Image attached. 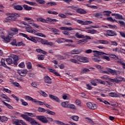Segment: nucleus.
I'll return each instance as SVG.
<instances>
[{
    "instance_id": "obj_1",
    "label": "nucleus",
    "mask_w": 125,
    "mask_h": 125,
    "mask_svg": "<svg viewBox=\"0 0 125 125\" xmlns=\"http://www.w3.org/2000/svg\"><path fill=\"white\" fill-rule=\"evenodd\" d=\"M93 52L94 53L93 55L94 57L98 58H92V61H94V62H100V61H101L100 58H102V59H105V60H107V61H110V58H109V57L107 56H104V54L105 55H109V54H107L103 52L98 51L97 50H93Z\"/></svg>"
},
{
    "instance_id": "obj_2",
    "label": "nucleus",
    "mask_w": 125,
    "mask_h": 125,
    "mask_svg": "<svg viewBox=\"0 0 125 125\" xmlns=\"http://www.w3.org/2000/svg\"><path fill=\"white\" fill-rule=\"evenodd\" d=\"M74 59H70V62L72 63H78V61L79 62H83V63H87L88 62V60L87 59V57H80L78 55L74 56L73 57Z\"/></svg>"
},
{
    "instance_id": "obj_3",
    "label": "nucleus",
    "mask_w": 125,
    "mask_h": 125,
    "mask_svg": "<svg viewBox=\"0 0 125 125\" xmlns=\"http://www.w3.org/2000/svg\"><path fill=\"white\" fill-rule=\"evenodd\" d=\"M25 31L28 33H31L39 37H42V38H46V36L44 34L41 33H37V31L35 29H33V28L31 26H27L25 27Z\"/></svg>"
},
{
    "instance_id": "obj_4",
    "label": "nucleus",
    "mask_w": 125,
    "mask_h": 125,
    "mask_svg": "<svg viewBox=\"0 0 125 125\" xmlns=\"http://www.w3.org/2000/svg\"><path fill=\"white\" fill-rule=\"evenodd\" d=\"M7 18H6V20L8 21H15L17 19V17H20V14L14 13H9L6 14Z\"/></svg>"
},
{
    "instance_id": "obj_5",
    "label": "nucleus",
    "mask_w": 125,
    "mask_h": 125,
    "mask_svg": "<svg viewBox=\"0 0 125 125\" xmlns=\"http://www.w3.org/2000/svg\"><path fill=\"white\" fill-rule=\"evenodd\" d=\"M36 20L37 21H38V22H42V23H47L46 21L51 22L52 23H54L55 22H58V20L54 19H51L50 18H47L45 20L42 17H40L37 19Z\"/></svg>"
},
{
    "instance_id": "obj_6",
    "label": "nucleus",
    "mask_w": 125,
    "mask_h": 125,
    "mask_svg": "<svg viewBox=\"0 0 125 125\" xmlns=\"http://www.w3.org/2000/svg\"><path fill=\"white\" fill-rule=\"evenodd\" d=\"M18 61V58L16 57V56H14L13 58V59L11 58L6 59V62H7V63L8 65H11V64L14 63L15 66H17V65H18V63H17Z\"/></svg>"
},
{
    "instance_id": "obj_7",
    "label": "nucleus",
    "mask_w": 125,
    "mask_h": 125,
    "mask_svg": "<svg viewBox=\"0 0 125 125\" xmlns=\"http://www.w3.org/2000/svg\"><path fill=\"white\" fill-rule=\"evenodd\" d=\"M24 20L25 21H27L28 24L32 25L33 27H34V28H36V29L40 28V25H39L37 23H35V22H34V20H33V19L28 17H25Z\"/></svg>"
},
{
    "instance_id": "obj_8",
    "label": "nucleus",
    "mask_w": 125,
    "mask_h": 125,
    "mask_svg": "<svg viewBox=\"0 0 125 125\" xmlns=\"http://www.w3.org/2000/svg\"><path fill=\"white\" fill-rule=\"evenodd\" d=\"M10 36H11V35H9L8 33V35L6 36L1 35L0 37L1 38L3 42H5V43H8V42H10V41H11V39H12V37H10Z\"/></svg>"
},
{
    "instance_id": "obj_9",
    "label": "nucleus",
    "mask_w": 125,
    "mask_h": 125,
    "mask_svg": "<svg viewBox=\"0 0 125 125\" xmlns=\"http://www.w3.org/2000/svg\"><path fill=\"white\" fill-rule=\"evenodd\" d=\"M107 71H102L103 74H107V75H109V74H111V75H118V71L116 70H113L110 68H107Z\"/></svg>"
},
{
    "instance_id": "obj_10",
    "label": "nucleus",
    "mask_w": 125,
    "mask_h": 125,
    "mask_svg": "<svg viewBox=\"0 0 125 125\" xmlns=\"http://www.w3.org/2000/svg\"><path fill=\"white\" fill-rule=\"evenodd\" d=\"M36 118L43 124H47V123H48V120H47V118H46L44 116L39 115L36 116Z\"/></svg>"
},
{
    "instance_id": "obj_11",
    "label": "nucleus",
    "mask_w": 125,
    "mask_h": 125,
    "mask_svg": "<svg viewBox=\"0 0 125 125\" xmlns=\"http://www.w3.org/2000/svg\"><path fill=\"white\" fill-rule=\"evenodd\" d=\"M77 23H78V24H80V25L86 26L87 25H89V24H92V21H83L82 20H78V21H77Z\"/></svg>"
},
{
    "instance_id": "obj_12",
    "label": "nucleus",
    "mask_w": 125,
    "mask_h": 125,
    "mask_svg": "<svg viewBox=\"0 0 125 125\" xmlns=\"http://www.w3.org/2000/svg\"><path fill=\"white\" fill-rule=\"evenodd\" d=\"M123 81H124V78H123L122 77L118 78L116 77V78L114 79H110V82H111V83H119L120 82H123Z\"/></svg>"
},
{
    "instance_id": "obj_13",
    "label": "nucleus",
    "mask_w": 125,
    "mask_h": 125,
    "mask_svg": "<svg viewBox=\"0 0 125 125\" xmlns=\"http://www.w3.org/2000/svg\"><path fill=\"white\" fill-rule=\"evenodd\" d=\"M87 106L88 108L91 109V110H95L97 108V105L92 104V103H87Z\"/></svg>"
},
{
    "instance_id": "obj_14",
    "label": "nucleus",
    "mask_w": 125,
    "mask_h": 125,
    "mask_svg": "<svg viewBox=\"0 0 125 125\" xmlns=\"http://www.w3.org/2000/svg\"><path fill=\"white\" fill-rule=\"evenodd\" d=\"M44 82L45 83H48V84H51L52 83L51 81V78L49 77L48 76H45L43 78Z\"/></svg>"
},
{
    "instance_id": "obj_15",
    "label": "nucleus",
    "mask_w": 125,
    "mask_h": 125,
    "mask_svg": "<svg viewBox=\"0 0 125 125\" xmlns=\"http://www.w3.org/2000/svg\"><path fill=\"white\" fill-rule=\"evenodd\" d=\"M27 73H28V70H27V69H23V70H19V71H18V73L20 74V76H21V77H25Z\"/></svg>"
},
{
    "instance_id": "obj_16",
    "label": "nucleus",
    "mask_w": 125,
    "mask_h": 125,
    "mask_svg": "<svg viewBox=\"0 0 125 125\" xmlns=\"http://www.w3.org/2000/svg\"><path fill=\"white\" fill-rule=\"evenodd\" d=\"M21 118H23L25 121H27V122H29V123H31L32 121H33V118L31 117H28V115H26L25 114H21Z\"/></svg>"
},
{
    "instance_id": "obj_17",
    "label": "nucleus",
    "mask_w": 125,
    "mask_h": 125,
    "mask_svg": "<svg viewBox=\"0 0 125 125\" xmlns=\"http://www.w3.org/2000/svg\"><path fill=\"white\" fill-rule=\"evenodd\" d=\"M49 98H50V99H52V100H54L55 101H56V102H58V103H60V100L59 99V98H58V97L51 94H50L49 95Z\"/></svg>"
},
{
    "instance_id": "obj_18",
    "label": "nucleus",
    "mask_w": 125,
    "mask_h": 125,
    "mask_svg": "<svg viewBox=\"0 0 125 125\" xmlns=\"http://www.w3.org/2000/svg\"><path fill=\"white\" fill-rule=\"evenodd\" d=\"M106 35L109 37H114V36H116L117 34L113 30H107L106 32Z\"/></svg>"
},
{
    "instance_id": "obj_19",
    "label": "nucleus",
    "mask_w": 125,
    "mask_h": 125,
    "mask_svg": "<svg viewBox=\"0 0 125 125\" xmlns=\"http://www.w3.org/2000/svg\"><path fill=\"white\" fill-rule=\"evenodd\" d=\"M112 16H114L116 19H121V20H124V17L121 14L114 13L112 14Z\"/></svg>"
},
{
    "instance_id": "obj_20",
    "label": "nucleus",
    "mask_w": 125,
    "mask_h": 125,
    "mask_svg": "<svg viewBox=\"0 0 125 125\" xmlns=\"http://www.w3.org/2000/svg\"><path fill=\"white\" fill-rule=\"evenodd\" d=\"M96 43H100V44H108L109 42L107 40H97Z\"/></svg>"
},
{
    "instance_id": "obj_21",
    "label": "nucleus",
    "mask_w": 125,
    "mask_h": 125,
    "mask_svg": "<svg viewBox=\"0 0 125 125\" xmlns=\"http://www.w3.org/2000/svg\"><path fill=\"white\" fill-rule=\"evenodd\" d=\"M85 39H82L79 41V42H87V40H92L90 36H85Z\"/></svg>"
},
{
    "instance_id": "obj_22",
    "label": "nucleus",
    "mask_w": 125,
    "mask_h": 125,
    "mask_svg": "<svg viewBox=\"0 0 125 125\" xmlns=\"http://www.w3.org/2000/svg\"><path fill=\"white\" fill-rule=\"evenodd\" d=\"M27 40H28L29 41H31V42H33L35 43H37V42H38V38L37 37H29V38H27Z\"/></svg>"
},
{
    "instance_id": "obj_23",
    "label": "nucleus",
    "mask_w": 125,
    "mask_h": 125,
    "mask_svg": "<svg viewBox=\"0 0 125 125\" xmlns=\"http://www.w3.org/2000/svg\"><path fill=\"white\" fill-rule=\"evenodd\" d=\"M11 31L12 32H14V33H11V32H8L9 35H11V36H13V35H16L17 33L18 32V29L17 28H11L10 29Z\"/></svg>"
},
{
    "instance_id": "obj_24",
    "label": "nucleus",
    "mask_w": 125,
    "mask_h": 125,
    "mask_svg": "<svg viewBox=\"0 0 125 125\" xmlns=\"http://www.w3.org/2000/svg\"><path fill=\"white\" fill-rule=\"evenodd\" d=\"M14 8L16 10H23V7H22V6L20 5H17V4H15L14 5Z\"/></svg>"
},
{
    "instance_id": "obj_25",
    "label": "nucleus",
    "mask_w": 125,
    "mask_h": 125,
    "mask_svg": "<svg viewBox=\"0 0 125 125\" xmlns=\"http://www.w3.org/2000/svg\"><path fill=\"white\" fill-rule=\"evenodd\" d=\"M60 30L62 31H72L74 30V29L72 27H61L60 28Z\"/></svg>"
},
{
    "instance_id": "obj_26",
    "label": "nucleus",
    "mask_w": 125,
    "mask_h": 125,
    "mask_svg": "<svg viewBox=\"0 0 125 125\" xmlns=\"http://www.w3.org/2000/svg\"><path fill=\"white\" fill-rule=\"evenodd\" d=\"M77 12H78V13H80V14H85V13H86V11L81 8L77 9Z\"/></svg>"
},
{
    "instance_id": "obj_27",
    "label": "nucleus",
    "mask_w": 125,
    "mask_h": 125,
    "mask_svg": "<svg viewBox=\"0 0 125 125\" xmlns=\"http://www.w3.org/2000/svg\"><path fill=\"white\" fill-rule=\"evenodd\" d=\"M2 102L3 104H4V105L6 106V107H7V108H8L9 109H10L11 110H12L13 109V107L11 106V105L6 103L5 102L3 101H2Z\"/></svg>"
},
{
    "instance_id": "obj_28",
    "label": "nucleus",
    "mask_w": 125,
    "mask_h": 125,
    "mask_svg": "<svg viewBox=\"0 0 125 125\" xmlns=\"http://www.w3.org/2000/svg\"><path fill=\"white\" fill-rule=\"evenodd\" d=\"M111 13H112L111 11L104 10L103 12L104 16H110Z\"/></svg>"
},
{
    "instance_id": "obj_29",
    "label": "nucleus",
    "mask_w": 125,
    "mask_h": 125,
    "mask_svg": "<svg viewBox=\"0 0 125 125\" xmlns=\"http://www.w3.org/2000/svg\"><path fill=\"white\" fill-rule=\"evenodd\" d=\"M69 105V102H63L61 103V105L64 108H68Z\"/></svg>"
},
{
    "instance_id": "obj_30",
    "label": "nucleus",
    "mask_w": 125,
    "mask_h": 125,
    "mask_svg": "<svg viewBox=\"0 0 125 125\" xmlns=\"http://www.w3.org/2000/svg\"><path fill=\"white\" fill-rule=\"evenodd\" d=\"M108 95L111 97H119V95L115 92H110L108 93Z\"/></svg>"
},
{
    "instance_id": "obj_31",
    "label": "nucleus",
    "mask_w": 125,
    "mask_h": 125,
    "mask_svg": "<svg viewBox=\"0 0 125 125\" xmlns=\"http://www.w3.org/2000/svg\"><path fill=\"white\" fill-rule=\"evenodd\" d=\"M30 124L31 125H42V124L36 121V120H34V119H33V120L31 121Z\"/></svg>"
},
{
    "instance_id": "obj_32",
    "label": "nucleus",
    "mask_w": 125,
    "mask_h": 125,
    "mask_svg": "<svg viewBox=\"0 0 125 125\" xmlns=\"http://www.w3.org/2000/svg\"><path fill=\"white\" fill-rule=\"evenodd\" d=\"M96 79H92L89 81V83H91L92 85L96 86V85H97V84L96 83Z\"/></svg>"
},
{
    "instance_id": "obj_33",
    "label": "nucleus",
    "mask_w": 125,
    "mask_h": 125,
    "mask_svg": "<svg viewBox=\"0 0 125 125\" xmlns=\"http://www.w3.org/2000/svg\"><path fill=\"white\" fill-rule=\"evenodd\" d=\"M52 32H54V34H55L56 35H59V30L55 28H52L51 29Z\"/></svg>"
},
{
    "instance_id": "obj_34",
    "label": "nucleus",
    "mask_w": 125,
    "mask_h": 125,
    "mask_svg": "<svg viewBox=\"0 0 125 125\" xmlns=\"http://www.w3.org/2000/svg\"><path fill=\"white\" fill-rule=\"evenodd\" d=\"M38 111L39 113H45V112H46V110H45V109L41 107H38Z\"/></svg>"
},
{
    "instance_id": "obj_35",
    "label": "nucleus",
    "mask_w": 125,
    "mask_h": 125,
    "mask_svg": "<svg viewBox=\"0 0 125 125\" xmlns=\"http://www.w3.org/2000/svg\"><path fill=\"white\" fill-rule=\"evenodd\" d=\"M46 114H48V115H51L52 116H55L56 115V113L52 111H51L50 110H46Z\"/></svg>"
},
{
    "instance_id": "obj_36",
    "label": "nucleus",
    "mask_w": 125,
    "mask_h": 125,
    "mask_svg": "<svg viewBox=\"0 0 125 125\" xmlns=\"http://www.w3.org/2000/svg\"><path fill=\"white\" fill-rule=\"evenodd\" d=\"M23 7L24 8L25 10H27V11L32 10V7H30L27 5L24 4L23 5Z\"/></svg>"
},
{
    "instance_id": "obj_37",
    "label": "nucleus",
    "mask_w": 125,
    "mask_h": 125,
    "mask_svg": "<svg viewBox=\"0 0 125 125\" xmlns=\"http://www.w3.org/2000/svg\"><path fill=\"white\" fill-rule=\"evenodd\" d=\"M70 119L73 120V121H75V122H78L80 118L78 116H72L70 117Z\"/></svg>"
},
{
    "instance_id": "obj_38",
    "label": "nucleus",
    "mask_w": 125,
    "mask_h": 125,
    "mask_svg": "<svg viewBox=\"0 0 125 125\" xmlns=\"http://www.w3.org/2000/svg\"><path fill=\"white\" fill-rule=\"evenodd\" d=\"M37 52H39V53H42V54L46 55L47 54V52L46 51H44L41 49H36Z\"/></svg>"
},
{
    "instance_id": "obj_39",
    "label": "nucleus",
    "mask_w": 125,
    "mask_h": 125,
    "mask_svg": "<svg viewBox=\"0 0 125 125\" xmlns=\"http://www.w3.org/2000/svg\"><path fill=\"white\" fill-rule=\"evenodd\" d=\"M26 44L23 42H20L17 43L16 46H25Z\"/></svg>"
},
{
    "instance_id": "obj_40",
    "label": "nucleus",
    "mask_w": 125,
    "mask_h": 125,
    "mask_svg": "<svg viewBox=\"0 0 125 125\" xmlns=\"http://www.w3.org/2000/svg\"><path fill=\"white\" fill-rule=\"evenodd\" d=\"M39 93L41 94V95L43 96L44 97H47V94L44 92L42 90L39 91Z\"/></svg>"
},
{
    "instance_id": "obj_41",
    "label": "nucleus",
    "mask_w": 125,
    "mask_h": 125,
    "mask_svg": "<svg viewBox=\"0 0 125 125\" xmlns=\"http://www.w3.org/2000/svg\"><path fill=\"white\" fill-rule=\"evenodd\" d=\"M106 20H107V21H110V22H118L117 20L115 19H113V18L111 17L109 18H107Z\"/></svg>"
},
{
    "instance_id": "obj_42",
    "label": "nucleus",
    "mask_w": 125,
    "mask_h": 125,
    "mask_svg": "<svg viewBox=\"0 0 125 125\" xmlns=\"http://www.w3.org/2000/svg\"><path fill=\"white\" fill-rule=\"evenodd\" d=\"M54 123H55V124H56L57 125H64V123L60 121H58V120H54Z\"/></svg>"
},
{
    "instance_id": "obj_43",
    "label": "nucleus",
    "mask_w": 125,
    "mask_h": 125,
    "mask_svg": "<svg viewBox=\"0 0 125 125\" xmlns=\"http://www.w3.org/2000/svg\"><path fill=\"white\" fill-rule=\"evenodd\" d=\"M103 16H104L103 13H98L96 14V16L99 18H102Z\"/></svg>"
},
{
    "instance_id": "obj_44",
    "label": "nucleus",
    "mask_w": 125,
    "mask_h": 125,
    "mask_svg": "<svg viewBox=\"0 0 125 125\" xmlns=\"http://www.w3.org/2000/svg\"><path fill=\"white\" fill-rule=\"evenodd\" d=\"M26 66L27 69H28L29 70L31 69V68H32V63L31 62H26Z\"/></svg>"
},
{
    "instance_id": "obj_45",
    "label": "nucleus",
    "mask_w": 125,
    "mask_h": 125,
    "mask_svg": "<svg viewBox=\"0 0 125 125\" xmlns=\"http://www.w3.org/2000/svg\"><path fill=\"white\" fill-rule=\"evenodd\" d=\"M8 120V119L6 116H2L1 122H2V123H3L4 122H7Z\"/></svg>"
},
{
    "instance_id": "obj_46",
    "label": "nucleus",
    "mask_w": 125,
    "mask_h": 125,
    "mask_svg": "<svg viewBox=\"0 0 125 125\" xmlns=\"http://www.w3.org/2000/svg\"><path fill=\"white\" fill-rule=\"evenodd\" d=\"M64 40H65V39L64 38H61V39H58L56 42H58V43H62L63 42H64Z\"/></svg>"
},
{
    "instance_id": "obj_47",
    "label": "nucleus",
    "mask_w": 125,
    "mask_h": 125,
    "mask_svg": "<svg viewBox=\"0 0 125 125\" xmlns=\"http://www.w3.org/2000/svg\"><path fill=\"white\" fill-rule=\"evenodd\" d=\"M38 60H43L44 59V55H39L38 56Z\"/></svg>"
},
{
    "instance_id": "obj_48",
    "label": "nucleus",
    "mask_w": 125,
    "mask_h": 125,
    "mask_svg": "<svg viewBox=\"0 0 125 125\" xmlns=\"http://www.w3.org/2000/svg\"><path fill=\"white\" fill-rule=\"evenodd\" d=\"M46 4L47 5H51V6H52L53 5H57V3H56V2H55L50 1V2L47 3Z\"/></svg>"
},
{
    "instance_id": "obj_49",
    "label": "nucleus",
    "mask_w": 125,
    "mask_h": 125,
    "mask_svg": "<svg viewBox=\"0 0 125 125\" xmlns=\"http://www.w3.org/2000/svg\"><path fill=\"white\" fill-rule=\"evenodd\" d=\"M67 108H69V109H76V106L73 104H68V105Z\"/></svg>"
},
{
    "instance_id": "obj_50",
    "label": "nucleus",
    "mask_w": 125,
    "mask_h": 125,
    "mask_svg": "<svg viewBox=\"0 0 125 125\" xmlns=\"http://www.w3.org/2000/svg\"><path fill=\"white\" fill-rule=\"evenodd\" d=\"M25 114H26L27 116H29V117H36V113L26 112Z\"/></svg>"
},
{
    "instance_id": "obj_51",
    "label": "nucleus",
    "mask_w": 125,
    "mask_h": 125,
    "mask_svg": "<svg viewBox=\"0 0 125 125\" xmlns=\"http://www.w3.org/2000/svg\"><path fill=\"white\" fill-rule=\"evenodd\" d=\"M21 105L23 106H28V103L24 101V100L21 99Z\"/></svg>"
},
{
    "instance_id": "obj_52",
    "label": "nucleus",
    "mask_w": 125,
    "mask_h": 125,
    "mask_svg": "<svg viewBox=\"0 0 125 125\" xmlns=\"http://www.w3.org/2000/svg\"><path fill=\"white\" fill-rule=\"evenodd\" d=\"M96 81L99 83H101V84H105L106 83L104 81L101 80V79H96Z\"/></svg>"
},
{
    "instance_id": "obj_53",
    "label": "nucleus",
    "mask_w": 125,
    "mask_h": 125,
    "mask_svg": "<svg viewBox=\"0 0 125 125\" xmlns=\"http://www.w3.org/2000/svg\"><path fill=\"white\" fill-rule=\"evenodd\" d=\"M46 45H48V46L54 47V43H53L52 42L47 41Z\"/></svg>"
},
{
    "instance_id": "obj_54",
    "label": "nucleus",
    "mask_w": 125,
    "mask_h": 125,
    "mask_svg": "<svg viewBox=\"0 0 125 125\" xmlns=\"http://www.w3.org/2000/svg\"><path fill=\"white\" fill-rule=\"evenodd\" d=\"M109 56L111 58H116V59H119V57L115 54H109Z\"/></svg>"
},
{
    "instance_id": "obj_55",
    "label": "nucleus",
    "mask_w": 125,
    "mask_h": 125,
    "mask_svg": "<svg viewBox=\"0 0 125 125\" xmlns=\"http://www.w3.org/2000/svg\"><path fill=\"white\" fill-rule=\"evenodd\" d=\"M82 71L85 73H89V72H90V70L88 68H83L82 69Z\"/></svg>"
},
{
    "instance_id": "obj_56",
    "label": "nucleus",
    "mask_w": 125,
    "mask_h": 125,
    "mask_svg": "<svg viewBox=\"0 0 125 125\" xmlns=\"http://www.w3.org/2000/svg\"><path fill=\"white\" fill-rule=\"evenodd\" d=\"M5 60L4 59H1V64L2 65V66H3V67H6V64H5Z\"/></svg>"
},
{
    "instance_id": "obj_57",
    "label": "nucleus",
    "mask_w": 125,
    "mask_h": 125,
    "mask_svg": "<svg viewBox=\"0 0 125 125\" xmlns=\"http://www.w3.org/2000/svg\"><path fill=\"white\" fill-rule=\"evenodd\" d=\"M40 41H41V42L42 43V44H46V45L47 43V42H48L47 40H44L41 39Z\"/></svg>"
},
{
    "instance_id": "obj_58",
    "label": "nucleus",
    "mask_w": 125,
    "mask_h": 125,
    "mask_svg": "<svg viewBox=\"0 0 125 125\" xmlns=\"http://www.w3.org/2000/svg\"><path fill=\"white\" fill-rule=\"evenodd\" d=\"M11 44L14 46H16V45H17V42H16V39H14L13 40V41L11 42Z\"/></svg>"
},
{
    "instance_id": "obj_59",
    "label": "nucleus",
    "mask_w": 125,
    "mask_h": 125,
    "mask_svg": "<svg viewBox=\"0 0 125 125\" xmlns=\"http://www.w3.org/2000/svg\"><path fill=\"white\" fill-rule=\"evenodd\" d=\"M81 52L80 51L74 50L71 52L72 54H79Z\"/></svg>"
},
{
    "instance_id": "obj_60",
    "label": "nucleus",
    "mask_w": 125,
    "mask_h": 125,
    "mask_svg": "<svg viewBox=\"0 0 125 125\" xmlns=\"http://www.w3.org/2000/svg\"><path fill=\"white\" fill-rule=\"evenodd\" d=\"M37 2L39 3V4H44V3H45V1L44 0H39Z\"/></svg>"
},
{
    "instance_id": "obj_61",
    "label": "nucleus",
    "mask_w": 125,
    "mask_h": 125,
    "mask_svg": "<svg viewBox=\"0 0 125 125\" xmlns=\"http://www.w3.org/2000/svg\"><path fill=\"white\" fill-rule=\"evenodd\" d=\"M48 13H49V14H54L55 15H57V14H58V13L56 12H53L52 11H48Z\"/></svg>"
},
{
    "instance_id": "obj_62",
    "label": "nucleus",
    "mask_w": 125,
    "mask_h": 125,
    "mask_svg": "<svg viewBox=\"0 0 125 125\" xmlns=\"http://www.w3.org/2000/svg\"><path fill=\"white\" fill-rule=\"evenodd\" d=\"M25 98H26V99H27V100H28L29 101H32V100H33V98L30 97L29 96H25Z\"/></svg>"
},
{
    "instance_id": "obj_63",
    "label": "nucleus",
    "mask_w": 125,
    "mask_h": 125,
    "mask_svg": "<svg viewBox=\"0 0 125 125\" xmlns=\"http://www.w3.org/2000/svg\"><path fill=\"white\" fill-rule=\"evenodd\" d=\"M19 67H20V68H24L25 63H24V62H21L19 64Z\"/></svg>"
},
{
    "instance_id": "obj_64",
    "label": "nucleus",
    "mask_w": 125,
    "mask_h": 125,
    "mask_svg": "<svg viewBox=\"0 0 125 125\" xmlns=\"http://www.w3.org/2000/svg\"><path fill=\"white\" fill-rule=\"evenodd\" d=\"M91 52H92V50L91 49H88L87 50L84 51V53H87L88 54L89 53H91Z\"/></svg>"
}]
</instances>
